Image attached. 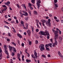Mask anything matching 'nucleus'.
<instances>
[{"instance_id": "nucleus-26", "label": "nucleus", "mask_w": 63, "mask_h": 63, "mask_svg": "<svg viewBox=\"0 0 63 63\" xmlns=\"http://www.w3.org/2000/svg\"><path fill=\"white\" fill-rule=\"evenodd\" d=\"M59 39L61 41L62 40V38L61 37H59Z\"/></svg>"}, {"instance_id": "nucleus-40", "label": "nucleus", "mask_w": 63, "mask_h": 63, "mask_svg": "<svg viewBox=\"0 0 63 63\" xmlns=\"http://www.w3.org/2000/svg\"><path fill=\"white\" fill-rule=\"evenodd\" d=\"M38 22H39V21H38V20L37 19L36 20V23L37 24H38Z\"/></svg>"}, {"instance_id": "nucleus-3", "label": "nucleus", "mask_w": 63, "mask_h": 63, "mask_svg": "<svg viewBox=\"0 0 63 63\" xmlns=\"http://www.w3.org/2000/svg\"><path fill=\"white\" fill-rule=\"evenodd\" d=\"M48 21H46V24L47 25L49 26H51V23H50V19H49L48 20Z\"/></svg>"}, {"instance_id": "nucleus-38", "label": "nucleus", "mask_w": 63, "mask_h": 63, "mask_svg": "<svg viewBox=\"0 0 63 63\" xmlns=\"http://www.w3.org/2000/svg\"><path fill=\"white\" fill-rule=\"evenodd\" d=\"M24 44L23 43H22L21 44L22 46L23 47H24Z\"/></svg>"}, {"instance_id": "nucleus-1", "label": "nucleus", "mask_w": 63, "mask_h": 63, "mask_svg": "<svg viewBox=\"0 0 63 63\" xmlns=\"http://www.w3.org/2000/svg\"><path fill=\"white\" fill-rule=\"evenodd\" d=\"M58 35H55V36L54 38V41L55 42L53 43L52 46L53 47H54L56 46H57L58 43L57 42V41L56 40H57L58 38Z\"/></svg>"}, {"instance_id": "nucleus-57", "label": "nucleus", "mask_w": 63, "mask_h": 63, "mask_svg": "<svg viewBox=\"0 0 63 63\" xmlns=\"http://www.w3.org/2000/svg\"><path fill=\"white\" fill-rule=\"evenodd\" d=\"M16 21L17 23H18V20H16Z\"/></svg>"}, {"instance_id": "nucleus-50", "label": "nucleus", "mask_w": 63, "mask_h": 63, "mask_svg": "<svg viewBox=\"0 0 63 63\" xmlns=\"http://www.w3.org/2000/svg\"><path fill=\"white\" fill-rule=\"evenodd\" d=\"M6 9H7V8H4L3 9V11H6Z\"/></svg>"}, {"instance_id": "nucleus-49", "label": "nucleus", "mask_w": 63, "mask_h": 63, "mask_svg": "<svg viewBox=\"0 0 63 63\" xmlns=\"http://www.w3.org/2000/svg\"><path fill=\"white\" fill-rule=\"evenodd\" d=\"M52 30L53 32H54H54H55V30L54 29H52Z\"/></svg>"}, {"instance_id": "nucleus-53", "label": "nucleus", "mask_w": 63, "mask_h": 63, "mask_svg": "<svg viewBox=\"0 0 63 63\" xmlns=\"http://www.w3.org/2000/svg\"><path fill=\"white\" fill-rule=\"evenodd\" d=\"M49 16L50 17H51L52 16V15L51 14H49Z\"/></svg>"}, {"instance_id": "nucleus-15", "label": "nucleus", "mask_w": 63, "mask_h": 63, "mask_svg": "<svg viewBox=\"0 0 63 63\" xmlns=\"http://www.w3.org/2000/svg\"><path fill=\"white\" fill-rule=\"evenodd\" d=\"M5 53L7 55L9 54V53H8V51L7 50H6V49H5Z\"/></svg>"}, {"instance_id": "nucleus-44", "label": "nucleus", "mask_w": 63, "mask_h": 63, "mask_svg": "<svg viewBox=\"0 0 63 63\" xmlns=\"http://www.w3.org/2000/svg\"><path fill=\"white\" fill-rule=\"evenodd\" d=\"M9 55L8 54L7 55V58H9Z\"/></svg>"}, {"instance_id": "nucleus-39", "label": "nucleus", "mask_w": 63, "mask_h": 63, "mask_svg": "<svg viewBox=\"0 0 63 63\" xmlns=\"http://www.w3.org/2000/svg\"><path fill=\"white\" fill-rule=\"evenodd\" d=\"M15 55V53L13 52L12 54V56H14Z\"/></svg>"}, {"instance_id": "nucleus-55", "label": "nucleus", "mask_w": 63, "mask_h": 63, "mask_svg": "<svg viewBox=\"0 0 63 63\" xmlns=\"http://www.w3.org/2000/svg\"><path fill=\"white\" fill-rule=\"evenodd\" d=\"M29 5L30 6V7H31V6H32L31 5V4L30 3H29Z\"/></svg>"}, {"instance_id": "nucleus-32", "label": "nucleus", "mask_w": 63, "mask_h": 63, "mask_svg": "<svg viewBox=\"0 0 63 63\" xmlns=\"http://www.w3.org/2000/svg\"><path fill=\"white\" fill-rule=\"evenodd\" d=\"M31 1L33 4H34V3H35V1H34V0H31Z\"/></svg>"}, {"instance_id": "nucleus-2", "label": "nucleus", "mask_w": 63, "mask_h": 63, "mask_svg": "<svg viewBox=\"0 0 63 63\" xmlns=\"http://www.w3.org/2000/svg\"><path fill=\"white\" fill-rule=\"evenodd\" d=\"M34 53L35 57H34V55L33 54L32 55V56L33 57V58H34V59H35V58H38V56H37V54L36 52V50L34 51Z\"/></svg>"}, {"instance_id": "nucleus-63", "label": "nucleus", "mask_w": 63, "mask_h": 63, "mask_svg": "<svg viewBox=\"0 0 63 63\" xmlns=\"http://www.w3.org/2000/svg\"><path fill=\"white\" fill-rule=\"evenodd\" d=\"M7 4H10V1H8L7 2Z\"/></svg>"}, {"instance_id": "nucleus-35", "label": "nucleus", "mask_w": 63, "mask_h": 63, "mask_svg": "<svg viewBox=\"0 0 63 63\" xmlns=\"http://www.w3.org/2000/svg\"><path fill=\"white\" fill-rule=\"evenodd\" d=\"M37 2H38V3L39 4H40V3H41V0H39Z\"/></svg>"}, {"instance_id": "nucleus-19", "label": "nucleus", "mask_w": 63, "mask_h": 63, "mask_svg": "<svg viewBox=\"0 0 63 63\" xmlns=\"http://www.w3.org/2000/svg\"><path fill=\"white\" fill-rule=\"evenodd\" d=\"M49 46V47H52V44L51 43H50L49 44H48Z\"/></svg>"}, {"instance_id": "nucleus-59", "label": "nucleus", "mask_w": 63, "mask_h": 63, "mask_svg": "<svg viewBox=\"0 0 63 63\" xmlns=\"http://www.w3.org/2000/svg\"><path fill=\"white\" fill-rule=\"evenodd\" d=\"M7 41H8V42H9V41H10V40L9 39H7Z\"/></svg>"}, {"instance_id": "nucleus-24", "label": "nucleus", "mask_w": 63, "mask_h": 63, "mask_svg": "<svg viewBox=\"0 0 63 63\" xmlns=\"http://www.w3.org/2000/svg\"><path fill=\"white\" fill-rule=\"evenodd\" d=\"M4 49H7V47H6V45H4Z\"/></svg>"}, {"instance_id": "nucleus-37", "label": "nucleus", "mask_w": 63, "mask_h": 63, "mask_svg": "<svg viewBox=\"0 0 63 63\" xmlns=\"http://www.w3.org/2000/svg\"><path fill=\"white\" fill-rule=\"evenodd\" d=\"M29 45H31V41H29Z\"/></svg>"}, {"instance_id": "nucleus-29", "label": "nucleus", "mask_w": 63, "mask_h": 63, "mask_svg": "<svg viewBox=\"0 0 63 63\" xmlns=\"http://www.w3.org/2000/svg\"><path fill=\"white\" fill-rule=\"evenodd\" d=\"M42 57H44V58H46V56L45 55H42Z\"/></svg>"}, {"instance_id": "nucleus-45", "label": "nucleus", "mask_w": 63, "mask_h": 63, "mask_svg": "<svg viewBox=\"0 0 63 63\" xmlns=\"http://www.w3.org/2000/svg\"><path fill=\"white\" fill-rule=\"evenodd\" d=\"M12 20V19L11 18H9L8 19V20H9V21H11Z\"/></svg>"}, {"instance_id": "nucleus-5", "label": "nucleus", "mask_w": 63, "mask_h": 63, "mask_svg": "<svg viewBox=\"0 0 63 63\" xmlns=\"http://www.w3.org/2000/svg\"><path fill=\"white\" fill-rule=\"evenodd\" d=\"M56 30H57V31H55V32H54V34H55V35H58V34H57V33H58V32H59V29L57 28H56Z\"/></svg>"}, {"instance_id": "nucleus-22", "label": "nucleus", "mask_w": 63, "mask_h": 63, "mask_svg": "<svg viewBox=\"0 0 63 63\" xmlns=\"http://www.w3.org/2000/svg\"><path fill=\"white\" fill-rule=\"evenodd\" d=\"M2 58V54L1 53L0 55V59H1Z\"/></svg>"}, {"instance_id": "nucleus-21", "label": "nucleus", "mask_w": 63, "mask_h": 63, "mask_svg": "<svg viewBox=\"0 0 63 63\" xmlns=\"http://www.w3.org/2000/svg\"><path fill=\"white\" fill-rule=\"evenodd\" d=\"M46 49L48 51H49L50 50H49V48L47 47H46Z\"/></svg>"}, {"instance_id": "nucleus-10", "label": "nucleus", "mask_w": 63, "mask_h": 63, "mask_svg": "<svg viewBox=\"0 0 63 63\" xmlns=\"http://www.w3.org/2000/svg\"><path fill=\"white\" fill-rule=\"evenodd\" d=\"M37 4V6H38V8L39 9V8H40V3H39L38 2H37V3H36Z\"/></svg>"}, {"instance_id": "nucleus-27", "label": "nucleus", "mask_w": 63, "mask_h": 63, "mask_svg": "<svg viewBox=\"0 0 63 63\" xmlns=\"http://www.w3.org/2000/svg\"><path fill=\"white\" fill-rule=\"evenodd\" d=\"M2 6L3 7H4V8H6V9H7V6L6 5H2Z\"/></svg>"}, {"instance_id": "nucleus-60", "label": "nucleus", "mask_w": 63, "mask_h": 63, "mask_svg": "<svg viewBox=\"0 0 63 63\" xmlns=\"http://www.w3.org/2000/svg\"><path fill=\"white\" fill-rule=\"evenodd\" d=\"M24 35H26V32H24Z\"/></svg>"}, {"instance_id": "nucleus-8", "label": "nucleus", "mask_w": 63, "mask_h": 63, "mask_svg": "<svg viewBox=\"0 0 63 63\" xmlns=\"http://www.w3.org/2000/svg\"><path fill=\"white\" fill-rule=\"evenodd\" d=\"M27 32L29 36H30L31 35V32L30 30H28L27 31Z\"/></svg>"}, {"instance_id": "nucleus-47", "label": "nucleus", "mask_w": 63, "mask_h": 63, "mask_svg": "<svg viewBox=\"0 0 63 63\" xmlns=\"http://www.w3.org/2000/svg\"><path fill=\"white\" fill-rule=\"evenodd\" d=\"M32 31L33 32L34 31H33L34 28H33V27H32Z\"/></svg>"}, {"instance_id": "nucleus-28", "label": "nucleus", "mask_w": 63, "mask_h": 63, "mask_svg": "<svg viewBox=\"0 0 63 63\" xmlns=\"http://www.w3.org/2000/svg\"><path fill=\"white\" fill-rule=\"evenodd\" d=\"M8 36H9L10 37H11V33H10V32H8Z\"/></svg>"}, {"instance_id": "nucleus-51", "label": "nucleus", "mask_w": 63, "mask_h": 63, "mask_svg": "<svg viewBox=\"0 0 63 63\" xmlns=\"http://www.w3.org/2000/svg\"><path fill=\"white\" fill-rule=\"evenodd\" d=\"M28 17H27V18L26 17L25 18V19L26 20H28Z\"/></svg>"}, {"instance_id": "nucleus-36", "label": "nucleus", "mask_w": 63, "mask_h": 63, "mask_svg": "<svg viewBox=\"0 0 63 63\" xmlns=\"http://www.w3.org/2000/svg\"><path fill=\"white\" fill-rule=\"evenodd\" d=\"M35 44H38V41L37 40L35 41Z\"/></svg>"}, {"instance_id": "nucleus-43", "label": "nucleus", "mask_w": 63, "mask_h": 63, "mask_svg": "<svg viewBox=\"0 0 63 63\" xmlns=\"http://www.w3.org/2000/svg\"><path fill=\"white\" fill-rule=\"evenodd\" d=\"M36 32H38L39 31V29H36Z\"/></svg>"}, {"instance_id": "nucleus-12", "label": "nucleus", "mask_w": 63, "mask_h": 63, "mask_svg": "<svg viewBox=\"0 0 63 63\" xmlns=\"http://www.w3.org/2000/svg\"><path fill=\"white\" fill-rule=\"evenodd\" d=\"M17 36H18V37H19V38H22V36H21V35L20 34H17Z\"/></svg>"}, {"instance_id": "nucleus-46", "label": "nucleus", "mask_w": 63, "mask_h": 63, "mask_svg": "<svg viewBox=\"0 0 63 63\" xmlns=\"http://www.w3.org/2000/svg\"><path fill=\"white\" fill-rule=\"evenodd\" d=\"M54 18L55 19H57V17L56 16H54Z\"/></svg>"}, {"instance_id": "nucleus-41", "label": "nucleus", "mask_w": 63, "mask_h": 63, "mask_svg": "<svg viewBox=\"0 0 63 63\" xmlns=\"http://www.w3.org/2000/svg\"><path fill=\"white\" fill-rule=\"evenodd\" d=\"M17 7H18V8H20V7H19V5L18 4H17Z\"/></svg>"}, {"instance_id": "nucleus-20", "label": "nucleus", "mask_w": 63, "mask_h": 63, "mask_svg": "<svg viewBox=\"0 0 63 63\" xmlns=\"http://www.w3.org/2000/svg\"><path fill=\"white\" fill-rule=\"evenodd\" d=\"M20 55L19 54V53L17 54V56L18 58H19V57H20Z\"/></svg>"}, {"instance_id": "nucleus-14", "label": "nucleus", "mask_w": 63, "mask_h": 63, "mask_svg": "<svg viewBox=\"0 0 63 63\" xmlns=\"http://www.w3.org/2000/svg\"><path fill=\"white\" fill-rule=\"evenodd\" d=\"M26 62H28V63H29L30 62H31V61L30 60H28L27 59L26 61Z\"/></svg>"}, {"instance_id": "nucleus-64", "label": "nucleus", "mask_w": 63, "mask_h": 63, "mask_svg": "<svg viewBox=\"0 0 63 63\" xmlns=\"http://www.w3.org/2000/svg\"><path fill=\"white\" fill-rule=\"evenodd\" d=\"M61 57V58H62V59L63 60V57L62 56H62H61V57Z\"/></svg>"}, {"instance_id": "nucleus-11", "label": "nucleus", "mask_w": 63, "mask_h": 63, "mask_svg": "<svg viewBox=\"0 0 63 63\" xmlns=\"http://www.w3.org/2000/svg\"><path fill=\"white\" fill-rule=\"evenodd\" d=\"M45 35H46L47 36H49V32H45Z\"/></svg>"}, {"instance_id": "nucleus-48", "label": "nucleus", "mask_w": 63, "mask_h": 63, "mask_svg": "<svg viewBox=\"0 0 63 63\" xmlns=\"http://www.w3.org/2000/svg\"><path fill=\"white\" fill-rule=\"evenodd\" d=\"M46 46H47V47H49V45H48V44H46V46H45L46 47Z\"/></svg>"}, {"instance_id": "nucleus-34", "label": "nucleus", "mask_w": 63, "mask_h": 63, "mask_svg": "<svg viewBox=\"0 0 63 63\" xmlns=\"http://www.w3.org/2000/svg\"><path fill=\"white\" fill-rule=\"evenodd\" d=\"M34 13L35 15H37V12L36 11H34Z\"/></svg>"}, {"instance_id": "nucleus-17", "label": "nucleus", "mask_w": 63, "mask_h": 63, "mask_svg": "<svg viewBox=\"0 0 63 63\" xmlns=\"http://www.w3.org/2000/svg\"><path fill=\"white\" fill-rule=\"evenodd\" d=\"M13 49L14 51V52H16V48H15L14 47H13Z\"/></svg>"}, {"instance_id": "nucleus-52", "label": "nucleus", "mask_w": 63, "mask_h": 63, "mask_svg": "<svg viewBox=\"0 0 63 63\" xmlns=\"http://www.w3.org/2000/svg\"><path fill=\"white\" fill-rule=\"evenodd\" d=\"M59 33L60 34H61V31L59 30Z\"/></svg>"}, {"instance_id": "nucleus-23", "label": "nucleus", "mask_w": 63, "mask_h": 63, "mask_svg": "<svg viewBox=\"0 0 63 63\" xmlns=\"http://www.w3.org/2000/svg\"><path fill=\"white\" fill-rule=\"evenodd\" d=\"M12 44L13 45H14L15 46H16V43H15L14 42H12Z\"/></svg>"}, {"instance_id": "nucleus-30", "label": "nucleus", "mask_w": 63, "mask_h": 63, "mask_svg": "<svg viewBox=\"0 0 63 63\" xmlns=\"http://www.w3.org/2000/svg\"><path fill=\"white\" fill-rule=\"evenodd\" d=\"M54 1L55 3H57V0H54Z\"/></svg>"}, {"instance_id": "nucleus-56", "label": "nucleus", "mask_w": 63, "mask_h": 63, "mask_svg": "<svg viewBox=\"0 0 63 63\" xmlns=\"http://www.w3.org/2000/svg\"><path fill=\"white\" fill-rule=\"evenodd\" d=\"M2 52V50H1V49H0V53H1V52Z\"/></svg>"}, {"instance_id": "nucleus-7", "label": "nucleus", "mask_w": 63, "mask_h": 63, "mask_svg": "<svg viewBox=\"0 0 63 63\" xmlns=\"http://www.w3.org/2000/svg\"><path fill=\"white\" fill-rule=\"evenodd\" d=\"M54 6H55V9H57V8H58V5L57 3H55Z\"/></svg>"}, {"instance_id": "nucleus-4", "label": "nucleus", "mask_w": 63, "mask_h": 63, "mask_svg": "<svg viewBox=\"0 0 63 63\" xmlns=\"http://www.w3.org/2000/svg\"><path fill=\"white\" fill-rule=\"evenodd\" d=\"M44 45L43 44L40 45L39 47L40 48V50L41 51H43V50H45V48L44 47Z\"/></svg>"}, {"instance_id": "nucleus-16", "label": "nucleus", "mask_w": 63, "mask_h": 63, "mask_svg": "<svg viewBox=\"0 0 63 63\" xmlns=\"http://www.w3.org/2000/svg\"><path fill=\"white\" fill-rule=\"evenodd\" d=\"M21 24L23 26H24V24L23 23V21H21Z\"/></svg>"}, {"instance_id": "nucleus-9", "label": "nucleus", "mask_w": 63, "mask_h": 63, "mask_svg": "<svg viewBox=\"0 0 63 63\" xmlns=\"http://www.w3.org/2000/svg\"><path fill=\"white\" fill-rule=\"evenodd\" d=\"M9 48L10 51H12V49H13L12 47L11 46H9Z\"/></svg>"}, {"instance_id": "nucleus-18", "label": "nucleus", "mask_w": 63, "mask_h": 63, "mask_svg": "<svg viewBox=\"0 0 63 63\" xmlns=\"http://www.w3.org/2000/svg\"><path fill=\"white\" fill-rule=\"evenodd\" d=\"M58 53L60 57L61 56H62V55H61V53L60 51H58Z\"/></svg>"}, {"instance_id": "nucleus-61", "label": "nucleus", "mask_w": 63, "mask_h": 63, "mask_svg": "<svg viewBox=\"0 0 63 63\" xmlns=\"http://www.w3.org/2000/svg\"><path fill=\"white\" fill-rule=\"evenodd\" d=\"M47 56L48 57H50V55H48Z\"/></svg>"}, {"instance_id": "nucleus-31", "label": "nucleus", "mask_w": 63, "mask_h": 63, "mask_svg": "<svg viewBox=\"0 0 63 63\" xmlns=\"http://www.w3.org/2000/svg\"><path fill=\"white\" fill-rule=\"evenodd\" d=\"M29 14L30 16H31V12L30 11H29Z\"/></svg>"}, {"instance_id": "nucleus-25", "label": "nucleus", "mask_w": 63, "mask_h": 63, "mask_svg": "<svg viewBox=\"0 0 63 63\" xmlns=\"http://www.w3.org/2000/svg\"><path fill=\"white\" fill-rule=\"evenodd\" d=\"M41 21L43 23H45V22L46 21V20H41Z\"/></svg>"}, {"instance_id": "nucleus-42", "label": "nucleus", "mask_w": 63, "mask_h": 63, "mask_svg": "<svg viewBox=\"0 0 63 63\" xmlns=\"http://www.w3.org/2000/svg\"><path fill=\"white\" fill-rule=\"evenodd\" d=\"M55 21L57 22H59L60 21L59 19L56 20Z\"/></svg>"}, {"instance_id": "nucleus-62", "label": "nucleus", "mask_w": 63, "mask_h": 63, "mask_svg": "<svg viewBox=\"0 0 63 63\" xmlns=\"http://www.w3.org/2000/svg\"><path fill=\"white\" fill-rule=\"evenodd\" d=\"M17 42L19 44L20 43V42H19V41L18 40H17Z\"/></svg>"}, {"instance_id": "nucleus-6", "label": "nucleus", "mask_w": 63, "mask_h": 63, "mask_svg": "<svg viewBox=\"0 0 63 63\" xmlns=\"http://www.w3.org/2000/svg\"><path fill=\"white\" fill-rule=\"evenodd\" d=\"M46 32H44L43 31H40L39 32V34L40 35H45L46 34Z\"/></svg>"}, {"instance_id": "nucleus-54", "label": "nucleus", "mask_w": 63, "mask_h": 63, "mask_svg": "<svg viewBox=\"0 0 63 63\" xmlns=\"http://www.w3.org/2000/svg\"><path fill=\"white\" fill-rule=\"evenodd\" d=\"M27 53V54L28 55V57H29V56H30V54H29V53Z\"/></svg>"}, {"instance_id": "nucleus-58", "label": "nucleus", "mask_w": 63, "mask_h": 63, "mask_svg": "<svg viewBox=\"0 0 63 63\" xmlns=\"http://www.w3.org/2000/svg\"><path fill=\"white\" fill-rule=\"evenodd\" d=\"M61 23H63V20H61Z\"/></svg>"}, {"instance_id": "nucleus-13", "label": "nucleus", "mask_w": 63, "mask_h": 63, "mask_svg": "<svg viewBox=\"0 0 63 63\" xmlns=\"http://www.w3.org/2000/svg\"><path fill=\"white\" fill-rule=\"evenodd\" d=\"M22 6L24 8H25V9H26V6H25V4H23L22 5Z\"/></svg>"}, {"instance_id": "nucleus-33", "label": "nucleus", "mask_w": 63, "mask_h": 63, "mask_svg": "<svg viewBox=\"0 0 63 63\" xmlns=\"http://www.w3.org/2000/svg\"><path fill=\"white\" fill-rule=\"evenodd\" d=\"M4 22L6 24H9V23H8V22H7L5 20L4 21Z\"/></svg>"}]
</instances>
